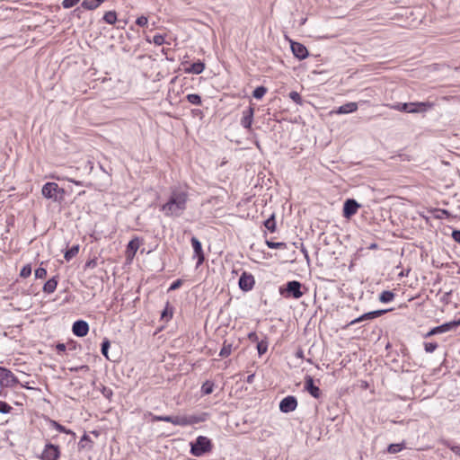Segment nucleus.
I'll use <instances>...</instances> for the list:
<instances>
[{"label": "nucleus", "instance_id": "obj_1", "mask_svg": "<svg viewBox=\"0 0 460 460\" xmlns=\"http://www.w3.org/2000/svg\"><path fill=\"white\" fill-rule=\"evenodd\" d=\"M188 193L181 190H173L161 210L166 217H181L187 208Z\"/></svg>", "mask_w": 460, "mask_h": 460}, {"label": "nucleus", "instance_id": "obj_2", "mask_svg": "<svg viewBox=\"0 0 460 460\" xmlns=\"http://www.w3.org/2000/svg\"><path fill=\"white\" fill-rule=\"evenodd\" d=\"M190 453L197 457L202 456L213 449L211 439L205 436H199L194 441L190 443Z\"/></svg>", "mask_w": 460, "mask_h": 460}, {"label": "nucleus", "instance_id": "obj_3", "mask_svg": "<svg viewBox=\"0 0 460 460\" xmlns=\"http://www.w3.org/2000/svg\"><path fill=\"white\" fill-rule=\"evenodd\" d=\"M302 284L297 280L288 281L286 284L285 289L280 288V294L285 297H293L298 299L303 296L304 293L301 291Z\"/></svg>", "mask_w": 460, "mask_h": 460}, {"label": "nucleus", "instance_id": "obj_4", "mask_svg": "<svg viewBox=\"0 0 460 460\" xmlns=\"http://www.w3.org/2000/svg\"><path fill=\"white\" fill-rule=\"evenodd\" d=\"M64 190L60 189L56 182H47L43 185L41 193L47 199H51L54 201L58 200V193L64 194Z\"/></svg>", "mask_w": 460, "mask_h": 460}, {"label": "nucleus", "instance_id": "obj_5", "mask_svg": "<svg viewBox=\"0 0 460 460\" xmlns=\"http://www.w3.org/2000/svg\"><path fill=\"white\" fill-rule=\"evenodd\" d=\"M458 326H460V320H455L443 323L439 326L432 328L428 333L425 334V338L449 332Z\"/></svg>", "mask_w": 460, "mask_h": 460}, {"label": "nucleus", "instance_id": "obj_6", "mask_svg": "<svg viewBox=\"0 0 460 460\" xmlns=\"http://www.w3.org/2000/svg\"><path fill=\"white\" fill-rule=\"evenodd\" d=\"M59 456L60 450L58 446L48 443L41 454L40 460H58Z\"/></svg>", "mask_w": 460, "mask_h": 460}, {"label": "nucleus", "instance_id": "obj_7", "mask_svg": "<svg viewBox=\"0 0 460 460\" xmlns=\"http://www.w3.org/2000/svg\"><path fill=\"white\" fill-rule=\"evenodd\" d=\"M255 279L252 274L243 271L239 278L238 285L241 290L247 292L253 288Z\"/></svg>", "mask_w": 460, "mask_h": 460}, {"label": "nucleus", "instance_id": "obj_8", "mask_svg": "<svg viewBox=\"0 0 460 460\" xmlns=\"http://www.w3.org/2000/svg\"><path fill=\"white\" fill-rule=\"evenodd\" d=\"M407 105L410 106L408 113H423L434 107V103L430 102H407Z\"/></svg>", "mask_w": 460, "mask_h": 460}, {"label": "nucleus", "instance_id": "obj_9", "mask_svg": "<svg viewBox=\"0 0 460 460\" xmlns=\"http://www.w3.org/2000/svg\"><path fill=\"white\" fill-rule=\"evenodd\" d=\"M297 407V400L293 395L283 398L279 403V410L284 413H288L296 410Z\"/></svg>", "mask_w": 460, "mask_h": 460}, {"label": "nucleus", "instance_id": "obj_10", "mask_svg": "<svg viewBox=\"0 0 460 460\" xmlns=\"http://www.w3.org/2000/svg\"><path fill=\"white\" fill-rule=\"evenodd\" d=\"M389 311H391V309H381V310L368 312V313H366V314L360 315L359 317L352 320L349 324L354 325V324H356L358 323H361L363 321L372 320V319H375L376 317H379V316L385 314V313H387Z\"/></svg>", "mask_w": 460, "mask_h": 460}, {"label": "nucleus", "instance_id": "obj_11", "mask_svg": "<svg viewBox=\"0 0 460 460\" xmlns=\"http://www.w3.org/2000/svg\"><path fill=\"white\" fill-rule=\"evenodd\" d=\"M0 382L5 383L6 385L13 386L19 384L18 378L13 375V373L5 368L1 367L0 369Z\"/></svg>", "mask_w": 460, "mask_h": 460}, {"label": "nucleus", "instance_id": "obj_12", "mask_svg": "<svg viewBox=\"0 0 460 460\" xmlns=\"http://www.w3.org/2000/svg\"><path fill=\"white\" fill-rule=\"evenodd\" d=\"M305 390L315 399L320 398L322 395L320 388L314 385V378L311 376H305Z\"/></svg>", "mask_w": 460, "mask_h": 460}, {"label": "nucleus", "instance_id": "obj_13", "mask_svg": "<svg viewBox=\"0 0 460 460\" xmlns=\"http://www.w3.org/2000/svg\"><path fill=\"white\" fill-rule=\"evenodd\" d=\"M359 207V204L355 199H348L343 205V217L350 218L357 213Z\"/></svg>", "mask_w": 460, "mask_h": 460}, {"label": "nucleus", "instance_id": "obj_14", "mask_svg": "<svg viewBox=\"0 0 460 460\" xmlns=\"http://www.w3.org/2000/svg\"><path fill=\"white\" fill-rule=\"evenodd\" d=\"M291 50L294 56L300 60L306 58L309 55L305 46L299 42L291 41Z\"/></svg>", "mask_w": 460, "mask_h": 460}, {"label": "nucleus", "instance_id": "obj_15", "mask_svg": "<svg viewBox=\"0 0 460 460\" xmlns=\"http://www.w3.org/2000/svg\"><path fill=\"white\" fill-rule=\"evenodd\" d=\"M73 333L77 337H84L89 332V325L84 320H77L72 327Z\"/></svg>", "mask_w": 460, "mask_h": 460}, {"label": "nucleus", "instance_id": "obj_16", "mask_svg": "<svg viewBox=\"0 0 460 460\" xmlns=\"http://www.w3.org/2000/svg\"><path fill=\"white\" fill-rule=\"evenodd\" d=\"M190 242L194 250V254L198 258L197 266H199L200 264L203 263L205 260L201 243L199 241L197 237L194 236L191 238Z\"/></svg>", "mask_w": 460, "mask_h": 460}, {"label": "nucleus", "instance_id": "obj_17", "mask_svg": "<svg viewBox=\"0 0 460 460\" xmlns=\"http://www.w3.org/2000/svg\"><path fill=\"white\" fill-rule=\"evenodd\" d=\"M254 110L252 107H249L245 111H243V118L241 119V125L244 128L250 129L252 127V119H253Z\"/></svg>", "mask_w": 460, "mask_h": 460}, {"label": "nucleus", "instance_id": "obj_18", "mask_svg": "<svg viewBox=\"0 0 460 460\" xmlns=\"http://www.w3.org/2000/svg\"><path fill=\"white\" fill-rule=\"evenodd\" d=\"M190 426L198 423L205 422L208 420L209 414L208 412H199L189 414Z\"/></svg>", "mask_w": 460, "mask_h": 460}, {"label": "nucleus", "instance_id": "obj_19", "mask_svg": "<svg viewBox=\"0 0 460 460\" xmlns=\"http://www.w3.org/2000/svg\"><path fill=\"white\" fill-rule=\"evenodd\" d=\"M358 110L357 102H347L341 106H340L336 111L338 114H348L354 112Z\"/></svg>", "mask_w": 460, "mask_h": 460}, {"label": "nucleus", "instance_id": "obj_20", "mask_svg": "<svg viewBox=\"0 0 460 460\" xmlns=\"http://www.w3.org/2000/svg\"><path fill=\"white\" fill-rule=\"evenodd\" d=\"M105 0H83L81 6L86 10H95L98 8Z\"/></svg>", "mask_w": 460, "mask_h": 460}, {"label": "nucleus", "instance_id": "obj_21", "mask_svg": "<svg viewBox=\"0 0 460 460\" xmlns=\"http://www.w3.org/2000/svg\"><path fill=\"white\" fill-rule=\"evenodd\" d=\"M205 69V64L201 61L193 63L189 68L186 69L187 73L199 75Z\"/></svg>", "mask_w": 460, "mask_h": 460}, {"label": "nucleus", "instance_id": "obj_22", "mask_svg": "<svg viewBox=\"0 0 460 460\" xmlns=\"http://www.w3.org/2000/svg\"><path fill=\"white\" fill-rule=\"evenodd\" d=\"M58 286V279L57 277H53L49 279L43 286V292L47 294L53 293Z\"/></svg>", "mask_w": 460, "mask_h": 460}, {"label": "nucleus", "instance_id": "obj_23", "mask_svg": "<svg viewBox=\"0 0 460 460\" xmlns=\"http://www.w3.org/2000/svg\"><path fill=\"white\" fill-rule=\"evenodd\" d=\"M173 425L176 426H190L189 414L174 416Z\"/></svg>", "mask_w": 460, "mask_h": 460}, {"label": "nucleus", "instance_id": "obj_24", "mask_svg": "<svg viewBox=\"0 0 460 460\" xmlns=\"http://www.w3.org/2000/svg\"><path fill=\"white\" fill-rule=\"evenodd\" d=\"M233 350V344L227 342V341H225L223 343V347L220 349L219 356L221 358H226L231 355Z\"/></svg>", "mask_w": 460, "mask_h": 460}, {"label": "nucleus", "instance_id": "obj_25", "mask_svg": "<svg viewBox=\"0 0 460 460\" xmlns=\"http://www.w3.org/2000/svg\"><path fill=\"white\" fill-rule=\"evenodd\" d=\"M52 426L60 433L69 434L74 438H75V433L72 431L71 429H66L65 426L59 424L58 422L52 420Z\"/></svg>", "mask_w": 460, "mask_h": 460}, {"label": "nucleus", "instance_id": "obj_26", "mask_svg": "<svg viewBox=\"0 0 460 460\" xmlns=\"http://www.w3.org/2000/svg\"><path fill=\"white\" fill-rule=\"evenodd\" d=\"M79 252V245H73L71 248L67 249L65 252L66 261H69L72 260Z\"/></svg>", "mask_w": 460, "mask_h": 460}, {"label": "nucleus", "instance_id": "obj_27", "mask_svg": "<svg viewBox=\"0 0 460 460\" xmlns=\"http://www.w3.org/2000/svg\"><path fill=\"white\" fill-rule=\"evenodd\" d=\"M394 298V294L392 291L385 290L379 296V300L382 303H389Z\"/></svg>", "mask_w": 460, "mask_h": 460}, {"label": "nucleus", "instance_id": "obj_28", "mask_svg": "<svg viewBox=\"0 0 460 460\" xmlns=\"http://www.w3.org/2000/svg\"><path fill=\"white\" fill-rule=\"evenodd\" d=\"M214 383L212 381L207 380L201 386L202 394L208 395L213 393L214 391Z\"/></svg>", "mask_w": 460, "mask_h": 460}, {"label": "nucleus", "instance_id": "obj_29", "mask_svg": "<svg viewBox=\"0 0 460 460\" xmlns=\"http://www.w3.org/2000/svg\"><path fill=\"white\" fill-rule=\"evenodd\" d=\"M103 20L109 24H114L117 22V13L115 11L106 12Z\"/></svg>", "mask_w": 460, "mask_h": 460}, {"label": "nucleus", "instance_id": "obj_30", "mask_svg": "<svg viewBox=\"0 0 460 460\" xmlns=\"http://www.w3.org/2000/svg\"><path fill=\"white\" fill-rule=\"evenodd\" d=\"M93 441L91 440L90 437L84 433L83 437L81 438V440L78 444V447L80 449L85 448V447H92Z\"/></svg>", "mask_w": 460, "mask_h": 460}, {"label": "nucleus", "instance_id": "obj_31", "mask_svg": "<svg viewBox=\"0 0 460 460\" xmlns=\"http://www.w3.org/2000/svg\"><path fill=\"white\" fill-rule=\"evenodd\" d=\"M264 226L271 233L276 231V221L274 215L264 221Z\"/></svg>", "mask_w": 460, "mask_h": 460}, {"label": "nucleus", "instance_id": "obj_32", "mask_svg": "<svg viewBox=\"0 0 460 460\" xmlns=\"http://www.w3.org/2000/svg\"><path fill=\"white\" fill-rule=\"evenodd\" d=\"M257 350L259 356L265 354L268 350V341L267 339L261 340L257 343Z\"/></svg>", "mask_w": 460, "mask_h": 460}, {"label": "nucleus", "instance_id": "obj_33", "mask_svg": "<svg viewBox=\"0 0 460 460\" xmlns=\"http://www.w3.org/2000/svg\"><path fill=\"white\" fill-rule=\"evenodd\" d=\"M268 89L265 86H258L252 92V96L255 99H261L265 95Z\"/></svg>", "mask_w": 460, "mask_h": 460}, {"label": "nucleus", "instance_id": "obj_34", "mask_svg": "<svg viewBox=\"0 0 460 460\" xmlns=\"http://www.w3.org/2000/svg\"><path fill=\"white\" fill-rule=\"evenodd\" d=\"M188 102L194 105H201V97L197 93H190L186 96Z\"/></svg>", "mask_w": 460, "mask_h": 460}, {"label": "nucleus", "instance_id": "obj_35", "mask_svg": "<svg viewBox=\"0 0 460 460\" xmlns=\"http://www.w3.org/2000/svg\"><path fill=\"white\" fill-rule=\"evenodd\" d=\"M404 448L403 444H391L387 447V452L390 454H396L401 452Z\"/></svg>", "mask_w": 460, "mask_h": 460}, {"label": "nucleus", "instance_id": "obj_36", "mask_svg": "<svg viewBox=\"0 0 460 460\" xmlns=\"http://www.w3.org/2000/svg\"><path fill=\"white\" fill-rule=\"evenodd\" d=\"M110 346H111V343H110V341L108 339H104L102 343V354L108 359V360H111L110 358V357L108 356V351H109V349H110Z\"/></svg>", "mask_w": 460, "mask_h": 460}, {"label": "nucleus", "instance_id": "obj_37", "mask_svg": "<svg viewBox=\"0 0 460 460\" xmlns=\"http://www.w3.org/2000/svg\"><path fill=\"white\" fill-rule=\"evenodd\" d=\"M409 107L410 106L407 105V102H397L393 105H390L391 109L403 112H407Z\"/></svg>", "mask_w": 460, "mask_h": 460}, {"label": "nucleus", "instance_id": "obj_38", "mask_svg": "<svg viewBox=\"0 0 460 460\" xmlns=\"http://www.w3.org/2000/svg\"><path fill=\"white\" fill-rule=\"evenodd\" d=\"M289 98L293 102H295L296 104H299V105L303 104V99H302L301 95L296 91H292L289 93Z\"/></svg>", "mask_w": 460, "mask_h": 460}, {"label": "nucleus", "instance_id": "obj_39", "mask_svg": "<svg viewBox=\"0 0 460 460\" xmlns=\"http://www.w3.org/2000/svg\"><path fill=\"white\" fill-rule=\"evenodd\" d=\"M266 244L270 249H279V248L283 249V248H286V243H282V242L275 243V242L267 240L266 241Z\"/></svg>", "mask_w": 460, "mask_h": 460}, {"label": "nucleus", "instance_id": "obj_40", "mask_svg": "<svg viewBox=\"0 0 460 460\" xmlns=\"http://www.w3.org/2000/svg\"><path fill=\"white\" fill-rule=\"evenodd\" d=\"M138 247H139V243H138L137 239L131 240L128 244V250L131 251L133 255L137 252Z\"/></svg>", "mask_w": 460, "mask_h": 460}, {"label": "nucleus", "instance_id": "obj_41", "mask_svg": "<svg viewBox=\"0 0 460 460\" xmlns=\"http://www.w3.org/2000/svg\"><path fill=\"white\" fill-rule=\"evenodd\" d=\"M31 274V264H26L22 267L20 272V276L22 278H28Z\"/></svg>", "mask_w": 460, "mask_h": 460}, {"label": "nucleus", "instance_id": "obj_42", "mask_svg": "<svg viewBox=\"0 0 460 460\" xmlns=\"http://www.w3.org/2000/svg\"><path fill=\"white\" fill-rule=\"evenodd\" d=\"M153 420L157 421L170 422L173 424L174 416H154Z\"/></svg>", "mask_w": 460, "mask_h": 460}, {"label": "nucleus", "instance_id": "obj_43", "mask_svg": "<svg viewBox=\"0 0 460 460\" xmlns=\"http://www.w3.org/2000/svg\"><path fill=\"white\" fill-rule=\"evenodd\" d=\"M424 348L426 352L432 353L438 348V344L436 342H425Z\"/></svg>", "mask_w": 460, "mask_h": 460}, {"label": "nucleus", "instance_id": "obj_44", "mask_svg": "<svg viewBox=\"0 0 460 460\" xmlns=\"http://www.w3.org/2000/svg\"><path fill=\"white\" fill-rule=\"evenodd\" d=\"M80 0H63L62 5L64 8L68 9L76 5Z\"/></svg>", "mask_w": 460, "mask_h": 460}, {"label": "nucleus", "instance_id": "obj_45", "mask_svg": "<svg viewBox=\"0 0 460 460\" xmlns=\"http://www.w3.org/2000/svg\"><path fill=\"white\" fill-rule=\"evenodd\" d=\"M168 303H167V306L165 307V309L162 312V314H161V318L162 319H171L172 317V309H169L168 308Z\"/></svg>", "mask_w": 460, "mask_h": 460}, {"label": "nucleus", "instance_id": "obj_46", "mask_svg": "<svg viewBox=\"0 0 460 460\" xmlns=\"http://www.w3.org/2000/svg\"><path fill=\"white\" fill-rule=\"evenodd\" d=\"M12 406H10L7 402L0 401V412L1 413H9L12 410Z\"/></svg>", "mask_w": 460, "mask_h": 460}, {"label": "nucleus", "instance_id": "obj_47", "mask_svg": "<svg viewBox=\"0 0 460 460\" xmlns=\"http://www.w3.org/2000/svg\"><path fill=\"white\" fill-rule=\"evenodd\" d=\"M34 274L37 279H45L47 277V270L40 267L35 270Z\"/></svg>", "mask_w": 460, "mask_h": 460}, {"label": "nucleus", "instance_id": "obj_48", "mask_svg": "<svg viewBox=\"0 0 460 460\" xmlns=\"http://www.w3.org/2000/svg\"><path fill=\"white\" fill-rule=\"evenodd\" d=\"M153 42L157 46L163 45L164 43V36L162 34H155L153 38Z\"/></svg>", "mask_w": 460, "mask_h": 460}, {"label": "nucleus", "instance_id": "obj_49", "mask_svg": "<svg viewBox=\"0 0 460 460\" xmlns=\"http://www.w3.org/2000/svg\"><path fill=\"white\" fill-rule=\"evenodd\" d=\"M181 285H182V280L177 279L171 284V286L169 288V291L176 290V289L180 288L181 287Z\"/></svg>", "mask_w": 460, "mask_h": 460}, {"label": "nucleus", "instance_id": "obj_50", "mask_svg": "<svg viewBox=\"0 0 460 460\" xmlns=\"http://www.w3.org/2000/svg\"><path fill=\"white\" fill-rule=\"evenodd\" d=\"M147 22H148V20L146 16H140L137 19L136 23L138 26L143 27L147 24Z\"/></svg>", "mask_w": 460, "mask_h": 460}, {"label": "nucleus", "instance_id": "obj_51", "mask_svg": "<svg viewBox=\"0 0 460 460\" xmlns=\"http://www.w3.org/2000/svg\"><path fill=\"white\" fill-rule=\"evenodd\" d=\"M248 339L250 341L252 342H256L258 343L260 341H259V337L257 335V333L255 332H252L248 334Z\"/></svg>", "mask_w": 460, "mask_h": 460}, {"label": "nucleus", "instance_id": "obj_52", "mask_svg": "<svg viewBox=\"0 0 460 460\" xmlns=\"http://www.w3.org/2000/svg\"><path fill=\"white\" fill-rule=\"evenodd\" d=\"M102 393L108 399H110L112 396V394H113L111 389L107 388V387H103Z\"/></svg>", "mask_w": 460, "mask_h": 460}, {"label": "nucleus", "instance_id": "obj_53", "mask_svg": "<svg viewBox=\"0 0 460 460\" xmlns=\"http://www.w3.org/2000/svg\"><path fill=\"white\" fill-rule=\"evenodd\" d=\"M452 237L456 243H460V230H454L452 232Z\"/></svg>", "mask_w": 460, "mask_h": 460}, {"label": "nucleus", "instance_id": "obj_54", "mask_svg": "<svg viewBox=\"0 0 460 460\" xmlns=\"http://www.w3.org/2000/svg\"><path fill=\"white\" fill-rule=\"evenodd\" d=\"M449 212L447 210H445V209H441L439 210V214L437 216L438 218H444V217H449Z\"/></svg>", "mask_w": 460, "mask_h": 460}, {"label": "nucleus", "instance_id": "obj_55", "mask_svg": "<svg viewBox=\"0 0 460 460\" xmlns=\"http://www.w3.org/2000/svg\"><path fill=\"white\" fill-rule=\"evenodd\" d=\"M56 348H57V350L60 353V352L66 351V347L64 343H58Z\"/></svg>", "mask_w": 460, "mask_h": 460}, {"label": "nucleus", "instance_id": "obj_56", "mask_svg": "<svg viewBox=\"0 0 460 460\" xmlns=\"http://www.w3.org/2000/svg\"><path fill=\"white\" fill-rule=\"evenodd\" d=\"M95 265H96V261H95V260L89 261H87V263H86V267L93 268V267H95Z\"/></svg>", "mask_w": 460, "mask_h": 460}, {"label": "nucleus", "instance_id": "obj_57", "mask_svg": "<svg viewBox=\"0 0 460 460\" xmlns=\"http://www.w3.org/2000/svg\"><path fill=\"white\" fill-rule=\"evenodd\" d=\"M296 357L298 358H304V351L302 349H298L296 353Z\"/></svg>", "mask_w": 460, "mask_h": 460}, {"label": "nucleus", "instance_id": "obj_58", "mask_svg": "<svg viewBox=\"0 0 460 460\" xmlns=\"http://www.w3.org/2000/svg\"><path fill=\"white\" fill-rule=\"evenodd\" d=\"M253 378H254V375H253V374L249 375V376H247V378H246V382H247L248 384H252V383L253 382Z\"/></svg>", "mask_w": 460, "mask_h": 460}, {"label": "nucleus", "instance_id": "obj_59", "mask_svg": "<svg viewBox=\"0 0 460 460\" xmlns=\"http://www.w3.org/2000/svg\"><path fill=\"white\" fill-rule=\"evenodd\" d=\"M71 182H74L75 184L76 185H83V182L82 181H75V180H70Z\"/></svg>", "mask_w": 460, "mask_h": 460}, {"label": "nucleus", "instance_id": "obj_60", "mask_svg": "<svg viewBox=\"0 0 460 460\" xmlns=\"http://www.w3.org/2000/svg\"><path fill=\"white\" fill-rule=\"evenodd\" d=\"M376 247H377L376 243H372L369 248L370 249H376Z\"/></svg>", "mask_w": 460, "mask_h": 460}]
</instances>
